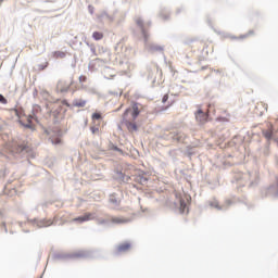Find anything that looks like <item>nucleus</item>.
Segmentation results:
<instances>
[{
	"label": "nucleus",
	"mask_w": 278,
	"mask_h": 278,
	"mask_svg": "<svg viewBox=\"0 0 278 278\" xmlns=\"http://www.w3.org/2000/svg\"><path fill=\"white\" fill-rule=\"evenodd\" d=\"M125 125H126L128 131H138V125H136V123L125 121Z\"/></svg>",
	"instance_id": "39448f33"
},
{
	"label": "nucleus",
	"mask_w": 278,
	"mask_h": 278,
	"mask_svg": "<svg viewBox=\"0 0 278 278\" xmlns=\"http://www.w3.org/2000/svg\"><path fill=\"white\" fill-rule=\"evenodd\" d=\"M92 38H93L94 40H103V33H101V31H94V33L92 34Z\"/></svg>",
	"instance_id": "9d476101"
},
{
	"label": "nucleus",
	"mask_w": 278,
	"mask_h": 278,
	"mask_svg": "<svg viewBox=\"0 0 278 278\" xmlns=\"http://www.w3.org/2000/svg\"><path fill=\"white\" fill-rule=\"evenodd\" d=\"M90 131L94 135V134H99V126H91L90 127Z\"/></svg>",
	"instance_id": "f3484780"
},
{
	"label": "nucleus",
	"mask_w": 278,
	"mask_h": 278,
	"mask_svg": "<svg viewBox=\"0 0 278 278\" xmlns=\"http://www.w3.org/2000/svg\"><path fill=\"white\" fill-rule=\"evenodd\" d=\"M111 223H114L115 225H123L125 223H129V219L125 217H112Z\"/></svg>",
	"instance_id": "20e7f679"
},
{
	"label": "nucleus",
	"mask_w": 278,
	"mask_h": 278,
	"mask_svg": "<svg viewBox=\"0 0 278 278\" xmlns=\"http://www.w3.org/2000/svg\"><path fill=\"white\" fill-rule=\"evenodd\" d=\"M207 116H208L207 113L199 109L198 112L195 113V121H198V123H201L203 125L204 123H207Z\"/></svg>",
	"instance_id": "f257e3e1"
},
{
	"label": "nucleus",
	"mask_w": 278,
	"mask_h": 278,
	"mask_svg": "<svg viewBox=\"0 0 278 278\" xmlns=\"http://www.w3.org/2000/svg\"><path fill=\"white\" fill-rule=\"evenodd\" d=\"M0 103L2 105H8V99H5V97H3V94L0 93Z\"/></svg>",
	"instance_id": "dca6fc26"
},
{
	"label": "nucleus",
	"mask_w": 278,
	"mask_h": 278,
	"mask_svg": "<svg viewBox=\"0 0 278 278\" xmlns=\"http://www.w3.org/2000/svg\"><path fill=\"white\" fill-rule=\"evenodd\" d=\"M101 118H103V116L101 115V113H93L91 115V121H101Z\"/></svg>",
	"instance_id": "f8f14e48"
},
{
	"label": "nucleus",
	"mask_w": 278,
	"mask_h": 278,
	"mask_svg": "<svg viewBox=\"0 0 278 278\" xmlns=\"http://www.w3.org/2000/svg\"><path fill=\"white\" fill-rule=\"evenodd\" d=\"M130 110H131V109H127V110L124 112V118H125V116H127V115L129 114Z\"/></svg>",
	"instance_id": "4be33fe9"
},
{
	"label": "nucleus",
	"mask_w": 278,
	"mask_h": 278,
	"mask_svg": "<svg viewBox=\"0 0 278 278\" xmlns=\"http://www.w3.org/2000/svg\"><path fill=\"white\" fill-rule=\"evenodd\" d=\"M55 58H61V59H64L66 58V52H62V51H56L54 53Z\"/></svg>",
	"instance_id": "4468645a"
},
{
	"label": "nucleus",
	"mask_w": 278,
	"mask_h": 278,
	"mask_svg": "<svg viewBox=\"0 0 278 278\" xmlns=\"http://www.w3.org/2000/svg\"><path fill=\"white\" fill-rule=\"evenodd\" d=\"M180 207L181 210H186V202L184 200H180Z\"/></svg>",
	"instance_id": "412c9836"
},
{
	"label": "nucleus",
	"mask_w": 278,
	"mask_h": 278,
	"mask_svg": "<svg viewBox=\"0 0 278 278\" xmlns=\"http://www.w3.org/2000/svg\"><path fill=\"white\" fill-rule=\"evenodd\" d=\"M155 49H156V51H164V48H162V47H156Z\"/></svg>",
	"instance_id": "5701e85b"
},
{
	"label": "nucleus",
	"mask_w": 278,
	"mask_h": 278,
	"mask_svg": "<svg viewBox=\"0 0 278 278\" xmlns=\"http://www.w3.org/2000/svg\"><path fill=\"white\" fill-rule=\"evenodd\" d=\"M131 116H132L134 121H136V118H138V116H140V109H138V104L132 105Z\"/></svg>",
	"instance_id": "0eeeda50"
},
{
	"label": "nucleus",
	"mask_w": 278,
	"mask_h": 278,
	"mask_svg": "<svg viewBox=\"0 0 278 278\" xmlns=\"http://www.w3.org/2000/svg\"><path fill=\"white\" fill-rule=\"evenodd\" d=\"M79 83L80 84H84V83H86L87 81V79H88V77H86V76H84V75H81V76H79Z\"/></svg>",
	"instance_id": "a211bd4d"
},
{
	"label": "nucleus",
	"mask_w": 278,
	"mask_h": 278,
	"mask_svg": "<svg viewBox=\"0 0 278 278\" xmlns=\"http://www.w3.org/2000/svg\"><path fill=\"white\" fill-rule=\"evenodd\" d=\"M24 127H27L28 129H31V117H28V123L24 124Z\"/></svg>",
	"instance_id": "6ab92c4d"
},
{
	"label": "nucleus",
	"mask_w": 278,
	"mask_h": 278,
	"mask_svg": "<svg viewBox=\"0 0 278 278\" xmlns=\"http://www.w3.org/2000/svg\"><path fill=\"white\" fill-rule=\"evenodd\" d=\"M258 114H260V116H262V114H264V111H261Z\"/></svg>",
	"instance_id": "a878e982"
},
{
	"label": "nucleus",
	"mask_w": 278,
	"mask_h": 278,
	"mask_svg": "<svg viewBox=\"0 0 278 278\" xmlns=\"http://www.w3.org/2000/svg\"><path fill=\"white\" fill-rule=\"evenodd\" d=\"M166 101H168V93H166L163 99H162V103H166Z\"/></svg>",
	"instance_id": "aec40b11"
},
{
	"label": "nucleus",
	"mask_w": 278,
	"mask_h": 278,
	"mask_svg": "<svg viewBox=\"0 0 278 278\" xmlns=\"http://www.w3.org/2000/svg\"><path fill=\"white\" fill-rule=\"evenodd\" d=\"M261 108H263L264 112H268V104L264 102L257 103L256 110H260Z\"/></svg>",
	"instance_id": "9b49d317"
},
{
	"label": "nucleus",
	"mask_w": 278,
	"mask_h": 278,
	"mask_svg": "<svg viewBox=\"0 0 278 278\" xmlns=\"http://www.w3.org/2000/svg\"><path fill=\"white\" fill-rule=\"evenodd\" d=\"M129 249H131V243L124 242L117 247L116 251L117 253H126V251H129Z\"/></svg>",
	"instance_id": "7ed1b4c3"
},
{
	"label": "nucleus",
	"mask_w": 278,
	"mask_h": 278,
	"mask_svg": "<svg viewBox=\"0 0 278 278\" xmlns=\"http://www.w3.org/2000/svg\"><path fill=\"white\" fill-rule=\"evenodd\" d=\"M136 23H137L138 27H140V29H144V22L142 21V18L137 17Z\"/></svg>",
	"instance_id": "ddd939ff"
},
{
	"label": "nucleus",
	"mask_w": 278,
	"mask_h": 278,
	"mask_svg": "<svg viewBox=\"0 0 278 278\" xmlns=\"http://www.w3.org/2000/svg\"><path fill=\"white\" fill-rule=\"evenodd\" d=\"M173 105V103H170L169 105L166 106V110H168V108H170Z\"/></svg>",
	"instance_id": "393cba45"
},
{
	"label": "nucleus",
	"mask_w": 278,
	"mask_h": 278,
	"mask_svg": "<svg viewBox=\"0 0 278 278\" xmlns=\"http://www.w3.org/2000/svg\"><path fill=\"white\" fill-rule=\"evenodd\" d=\"M54 144H60V139H56V141L54 142Z\"/></svg>",
	"instance_id": "b1692460"
},
{
	"label": "nucleus",
	"mask_w": 278,
	"mask_h": 278,
	"mask_svg": "<svg viewBox=\"0 0 278 278\" xmlns=\"http://www.w3.org/2000/svg\"><path fill=\"white\" fill-rule=\"evenodd\" d=\"M86 103H87L86 100L79 99V100H75L73 102V105L75 108H86Z\"/></svg>",
	"instance_id": "6e6552de"
},
{
	"label": "nucleus",
	"mask_w": 278,
	"mask_h": 278,
	"mask_svg": "<svg viewBox=\"0 0 278 278\" xmlns=\"http://www.w3.org/2000/svg\"><path fill=\"white\" fill-rule=\"evenodd\" d=\"M224 114L226 116L217 117V121H222L223 123H229V118H231V115L227 111H224Z\"/></svg>",
	"instance_id": "1a4fd4ad"
},
{
	"label": "nucleus",
	"mask_w": 278,
	"mask_h": 278,
	"mask_svg": "<svg viewBox=\"0 0 278 278\" xmlns=\"http://www.w3.org/2000/svg\"><path fill=\"white\" fill-rule=\"evenodd\" d=\"M263 136L266 138V140L273 139V125H269L267 130H263Z\"/></svg>",
	"instance_id": "423d86ee"
},
{
	"label": "nucleus",
	"mask_w": 278,
	"mask_h": 278,
	"mask_svg": "<svg viewBox=\"0 0 278 278\" xmlns=\"http://www.w3.org/2000/svg\"><path fill=\"white\" fill-rule=\"evenodd\" d=\"M92 218H94L92 213H86L84 216L76 217L73 220L74 223H86L88 220H92Z\"/></svg>",
	"instance_id": "f03ea898"
},
{
	"label": "nucleus",
	"mask_w": 278,
	"mask_h": 278,
	"mask_svg": "<svg viewBox=\"0 0 278 278\" xmlns=\"http://www.w3.org/2000/svg\"><path fill=\"white\" fill-rule=\"evenodd\" d=\"M249 36H255V30H249L245 35H241L240 38H249Z\"/></svg>",
	"instance_id": "2eb2a0df"
}]
</instances>
